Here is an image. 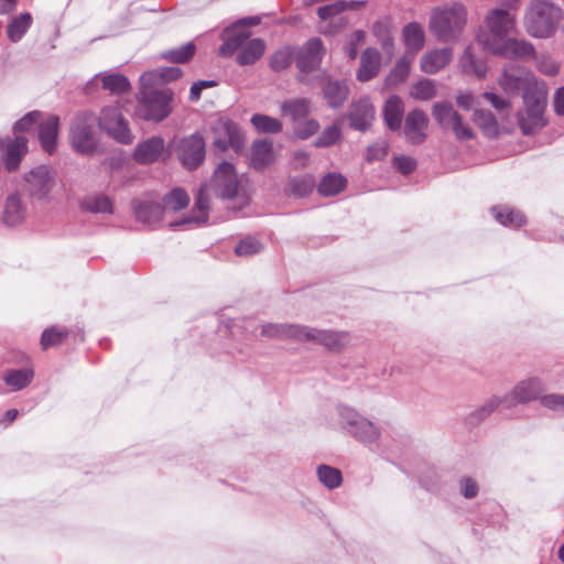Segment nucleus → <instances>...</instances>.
Segmentation results:
<instances>
[{
  "instance_id": "2f4dec72",
  "label": "nucleus",
  "mask_w": 564,
  "mask_h": 564,
  "mask_svg": "<svg viewBox=\"0 0 564 564\" xmlns=\"http://www.w3.org/2000/svg\"><path fill=\"white\" fill-rule=\"evenodd\" d=\"M403 102L398 96H391L386 101L383 108V118L390 130H399L403 116Z\"/></svg>"
},
{
  "instance_id": "f704fd0d",
  "label": "nucleus",
  "mask_w": 564,
  "mask_h": 564,
  "mask_svg": "<svg viewBox=\"0 0 564 564\" xmlns=\"http://www.w3.org/2000/svg\"><path fill=\"white\" fill-rule=\"evenodd\" d=\"M413 58L414 57H412L410 54H404L398 59L394 67L386 77L387 87L397 86L408 78Z\"/></svg>"
},
{
  "instance_id": "6e6d98bb",
  "label": "nucleus",
  "mask_w": 564,
  "mask_h": 564,
  "mask_svg": "<svg viewBox=\"0 0 564 564\" xmlns=\"http://www.w3.org/2000/svg\"><path fill=\"white\" fill-rule=\"evenodd\" d=\"M340 139V129L337 124L326 128L315 140L317 148H325L335 144Z\"/></svg>"
},
{
  "instance_id": "e433bc0d",
  "label": "nucleus",
  "mask_w": 564,
  "mask_h": 564,
  "mask_svg": "<svg viewBox=\"0 0 564 564\" xmlns=\"http://www.w3.org/2000/svg\"><path fill=\"white\" fill-rule=\"evenodd\" d=\"M492 214L497 221L503 226L521 227L525 223V217L519 212L510 207H494Z\"/></svg>"
},
{
  "instance_id": "bf43d9fd",
  "label": "nucleus",
  "mask_w": 564,
  "mask_h": 564,
  "mask_svg": "<svg viewBox=\"0 0 564 564\" xmlns=\"http://www.w3.org/2000/svg\"><path fill=\"white\" fill-rule=\"evenodd\" d=\"M499 84L506 93L512 95L521 88L523 80L522 78L506 72L500 78Z\"/></svg>"
},
{
  "instance_id": "9d476101",
  "label": "nucleus",
  "mask_w": 564,
  "mask_h": 564,
  "mask_svg": "<svg viewBox=\"0 0 564 564\" xmlns=\"http://www.w3.org/2000/svg\"><path fill=\"white\" fill-rule=\"evenodd\" d=\"M177 158L187 170L198 167L205 159V141L199 133L182 138L176 145Z\"/></svg>"
},
{
  "instance_id": "473e14b6",
  "label": "nucleus",
  "mask_w": 564,
  "mask_h": 564,
  "mask_svg": "<svg viewBox=\"0 0 564 564\" xmlns=\"http://www.w3.org/2000/svg\"><path fill=\"white\" fill-rule=\"evenodd\" d=\"M402 36L408 48L405 54L414 57L424 45V31L417 23H409L403 28Z\"/></svg>"
},
{
  "instance_id": "864d4df0",
  "label": "nucleus",
  "mask_w": 564,
  "mask_h": 564,
  "mask_svg": "<svg viewBox=\"0 0 564 564\" xmlns=\"http://www.w3.org/2000/svg\"><path fill=\"white\" fill-rule=\"evenodd\" d=\"M263 250V245L253 237H246L241 239L235 247V253L238 257H250Z\"/></svg>"
},
{
  "instance_id": "6e6552de",
  "label": "nucleus",
  "mask_w": 564,
  "mask_h": 564,
  "mask_svg": "<svg viewBox=\"0 0 564 564\" xmlns=\"http://www.w3.org/2000/svg\"><path fill=\"white\" fill-rule=\"evenodd\" d=\"M98 122L99 127L116 141L123 144L132 142L133 135L129 122L117 106L102 108Z\"/></svg>"
},
{
  "instance_id": "f257e3e1",
  "label": "nucleus",
  "mask_w": 564,
  "mask_h": 564,
  "mask_svg": "<svg viewBox=\"0 0 564 564\" xmlns=\"http://www.w3.org/2000/svg\"><path fill=\"white\" fill-rule=\"evenodd\" d=\"M238 175L232 164L223 162L216 169L209 185H203L196 198L197 216L184 218L176 225L195 224L202 225L207 221V210L209 207V191L221 198H231L238 192Z\"/></svg>"
},
{
  "instance_id": "c03bdc74",
  "label": "nucleus",
  "mask_w": 564,
  "mask_h": 564,
  "mask_svg": "<svg viewBox=\"0 0 564 564\" xmlns=\"http://www.w3.org/2000/svg\"><path fill=\"white\" fill-rule=\"evenodd\" d=\"M163 213L165 210H181L189 203L187 193L182 188H174L164 197Z\"/></svg>"
},
{
  "instance_id": "0eeeda50",
  "label": "nucleus",
  "mask_w": 564,
  "mask_h": 564,
  "mask_svg": "<svg viewBox=\"0 0 564 564\" xmlns=\"http://www.w3.org/2000/svg\"><path fill=\"white\" fill-rule=\"evenodd\" d=\"M435 121L444 129H451L460 141L474 138L473 129L463 120V117L449 102H436L432 109Z\"/></svg>"
},
{
  "instance_id": "a18cd8bd",
  "label": "nucleus",
  "mask_w": 564,
  "mask_h": 564,
  "mask_svg": "<svg viewBox=\"0 0 564 564\" xmlns=\"http://www.w3.org/2000/svg\"><path fill=\"white\" fill-rule=\"evenodd\" d=\"M460 64L465 72L475 74L478 77H484L487 72L486 64L474 56L471 47L465 50L460 57Z\"/></svg>"
},
{
  "instance_id": "774afa93",
  "label": "nucleus",
  "mask_w": 564,
  "mask_h": 564,
  "mask_svg": "<svg viewBox=\"0 0 564 564\" xmlns=\"http://www.w3.org/2000/svg\"><path fill=\"white\" fill-rule=\"evenodd\" d=\"M394 164L402 174H410L416 166L415 161L410 156L395 158Z\"/></svg>"
},
{
  "instance_id": "ddd939ff",
  "label": "nucleus",
  "mask_w": 564,
  "mask_h": 564,
  "mask_svg": "<svg viewBox=\"0 0 564 564\" xmlns=\"http://www.w3.org/2000/svg\"><path fill=\"white\" fill-rule=\"evenodd\" d=\"M302 341H312L324 345L330 350H338L350 341L346 332H332L303 326Z\"/></svg>"
},
{
  "instance_id": "4d7b16f0",
  "label": "nucleus",
  "mask_w": 564,
  "mask_h": 564,
  "mask_svg": "<svg viewBox=\"0 0 564 564\" xmlns=\"http://www.w3.org/2000/svg\"><path fill=\"white\" fill-rule=\"evenodd\" d=\"M500 404L506 405L505 397H491L487 402L476 410L474 413H471V420L473 421H481L485 417H487L489 414H491Z\"/></svg>"
},
{
  "instance_id": "4be33fe9",
  "label": "nucleus",
  "mask_w": 564,
  "mask_h": 564,
  "mask_svg": "<svg viewBox=\"0 0 564 564\" xmlns=\"http://www.w3.org/2000/svg\"><path fill=\"white\" fill-rule=\"evenodd\" d=\"M163 151L164 140L161 137H152L138 144L133 158L140 164H149L158 161Z\"/></svg>"
},
{
  "instance_id": "69168bd1",
  "label": "nucleus",
  "mask_w": 564,
  "mask_h": 564,
  "mask_svg": "<svg viewBox=\"0 0 564 564\" xmlns=\"http://www.w3.org/2000/svg\"><path fill=\"white\" fill-rule=\"evenodd\" d=\"M346 8H347L346 2L337 1L335 3L321 7L318 9L317 13H318V17L322 20H326V19H329V18H332V17H334L336 14H339L340 12L345 11Z\"/></svg>"
},
{
  "instance_id": "13d9d810",
  "label": "nucleus",
  "mask_w": 564,
  "mask_h": 564,
  "mask_svg": "<svg viewBox=\"0 0 564 564\" xmlns=\"http://www.w3.org/2000/svg\"><path fill=\"white\" fill-rule=\"evenodd\" d=\"M318 129H319V124L314 119L305 118V119L294 123V133L300 139H303V140H305V139L310 138L311 135H313L314 133H316Z\"/></svg>"
},
{
  "instance_id": "aec40b11",
  "label": "nucleus",
  "mask_w": 564,
  "mask_h": 564,
  "mask_svg": "<svg viewBox=\"0 0 564 564\" xmlns=\"http://www.w3.org/2000/svg\"><path fill=\"white\" fill-rule=\"evenodd\" d=\"M375 119V108L368 97L351 104L349 110L350 127L355 130L366 131Z\"/></svg>"
},
{
  "instance_id": "603ef678",
  "label": "nucleus",
  "mask_w": 564,
  "mask_h": 564,
  "mask_svg": "<svg viewBox=\"0 0 564 564\" xmlns=\"http://www.w3.org/2000/svg\"><path fill=\"white\" fill-rule=\"evenodd\" d=\"M68 332L63 327H51L43 332L41 337V345L44 349L56 346L64 341L67 337Z\"/></svg>"
},
{
  "instance_id": "4c0bfd02",
  "label": "nucleus",
  "mask_w": 564,
  "mask_h": 564,
  "mask_svg": "<svg viewBox=\"0 0 564 564\" xmlns=\"http://www.w3.org/2000/svg\"><path fill=\"white\" fill-rule=\"evenodd\" d=\"M102 88L111 91L112 94H122L130 89L128 78L119 73L99 74Z\"/></svg>"
},
{
  "instance_id": "052dcab7",
  "label": "nucleus",
  "mask_w": 564,
  "mask_h": 564,
  "mask_svg": "<svg viewBox=\"0 0 564 564\" xmlns=\"http://www.w3.org/2000/svg\"><path fill=\"white\" fill-rule=\"evenodd\" d=\"M42 118V113L37 110L26 113L14 124V131L25 132L29 131L39 120Z\"/></svg>"
},
{
  "instance_id": "f8f14e48",
  "label": "nucleus",
  "mask_w": 564,
  "mask_h": 564,
  "mask_svg": "<svg viewBox=\"0 0 564 564\" xmlns=\"http://www.w3.org/2000/svg\"><path fill=\"white\" fill-rule=\"evenodd\" d=\"M482 47L494 54L507 57H527L533 54V46L516 39H508L503 42H491L488 36L480 37Z\"/></svg>"
},
{
  "instance_id": "b1692460",
  "label": "nucleus",
  "mask_w": 564,
  "mask_h": 564,
  "mask_svg": "<svg viewBox=\"0 0 564 564\" xmlns=\"http://www.w3.org/2000/svg\"><path fill=\"white\" fill-rule=\"evenodd\" d=\"M59 128V118L57 116H50L39 127V141L42 149L52 154L56 149V140Z\"/></svg>"
},
{
  "instance_id": "680f3d73",
  "label": "nucleus",
  "mask_w": 564,
  "mask_h": 564,
  "mask_svg": "<svg viewBox=\"0 0 564 564\" xmlns=\"http://www.w3.org/2000/svg\"><path fill=\"white\" fill-rule=\"evenodd\" d=\"M481 96L475 97L471 93H462L456 97L457 105L465 110H474L481 105Z\"/></svg>"
},
{
  "instance_id": "e2e57ef3",
  "label": "nucleus",
  "mask_w": 564,
  "mask_h": 564,
  "mask_svg": "<svg viewBox=\"0 0 564 564\" xmlns=\"http://www.w3.org/2000/svg\"><path fill=\"white\" fill-rule=\"evenodd\" d=\"M388 143L384 141L370 145L367 150L366 159L368 162L380 161L388 154Z\"/></svg>"
},
{
  "instance_id": "a211bd4d",
  "label": "nucleus",
  "mask_w": 564,
  "mask_h": 564,
  "mask_svg": "<svg viewBox=\"0 0 564 564\" xmlns=\"http://www.w3.org/2000/svg\"><path fill=\"white\" fill-rule=\"evenodd\" d=\"M429 118L420 109L410 111L404 120V135L413 144H420L426 139Z\"/></svg>"
},
{
  "instance_id": "338daca9",
  "label": "nucleus",
  "mask_w": 564,
  "mask_h": 564,
  "mask_svg": "<svg viewBox=\"0 0 564 564\" xmlns=\"http://www.w3.org/2000/svg\"><path fill=\"white\" fill-rule=\"evenodd\" d=\"M140 83L144 89L154 85L162 84V78L160 76L159 68L143 73L140 76Z\"/></svg>"
},
{
  "instance_id": "c85d7f7f",
  "label": "nucleus",
  "mask_w": 564,
  "mask_h": 564,
  "mask_svg": "<svg viewBox=\"0 0 564 564\" xmlns=\"http://www.w3.org/2000/svg\"><path fill=\"white\" fill-rule=\"evenodd\" d=\"M133 208L137 219L150 226L158 224L164 214L160 204L148 200L134 203Z\"/></svg>"
},
{
  "instance_id": "f03ea898",
  "label": "nucleus",
  "mask_w": 564,
  "mask_h": 564,
  "mask_svg": "<svg viewBox=\"0 0 564 564\" xmlns=\"http://www.w3.org/2000/svg\"><path fill=\"white\" fill-rule=\"evenodd\" d=\"M562 18V11L549 0H532L527 14L525 28L534 37H547Z\"/></svg>"
},
{
  "instance_id": "39448f33",
  "label": "nucleus",
  "mask_w": 564,
  "mask_h": 564,
  "mask_svg": "<svg viewBox=\"0 0 564 564\" xmlns=\"http://www.w3.org/2000/svg\"><path fill=\"white\" fill-rule=\"evenodd\" d=\"M173 93L170 89L142 90L137 115L145 120L162 121L171 112Z\"/></svg>"
},
{
  "instance_id": "3c124183",
  "label": "nucleus",
  "mask_w": 564,
  "mask_h": 564,
  "mask_svg": "<svg viewBox=\"0 0 564 564\" xmlns=\"http://www.w3.org/2000/svg\"><path fill=\"white\" fill-rule=\"evenodd\" d=\"M436 95V87L433 80L422 79L413 85L411 96L419 100H430Z\"/></svg>"
},
{
  "instance_id": "58836bf2",
  "label": "nucleus",
  "mask_w": 564,
  "mask_h": 564,
  "mask_svg": "<svg viewBox=\"0 0 564 564\" xmlns=\"http://www.w3.org/2000/svg\"><path fill=\"white\" fill-rule=\"evenodd\" d=\"M33 376L34 373L31 369L10 370L6 373L3 380L11 390L18 391L25 388L33 379Z\"/></svg>"
},
{
  "instance_id": "ea45409f",
  "label": "nucleus",
  "mask_w": 564,
  "mask_h": 564,
  "mask_svg": "<svg viewBox=\"0 0 564 564\" xmlns=\"http://www.w3.org/2000/svg\"><path fill=\"white\" fill-rule=\"evenodd\" d=\"M544 112L525 110L519 118V124L524 134H532L545 126Z\"/></svg>"
},
{
  "instance_id": "5fc2aeb1",
  "label": "nucleus",
  "mask_w": 564,
  "mask_h": 564,
  "mask_svg": "<svg viewBox=\"0 0 564 564\" xmlns=\"http://www.w3.org/2000/svg\"><path fill=\"white\" fill-rule=\"evenodd\" d=\"M293 61V53L289 47H283L272 54L270 65L272 69L280 72L288 68Z\"/></svg>"
},
{
  "instance_id": "412c9836",
  "label": "nucleus",
  "mask_w": 564,
  "mask_h": 564,
  "mask_svg": "<svg viewBox=\"0 0 564 564\" xmlns=\"http://www.w3.org/2000/svg\"><path fill=\"white\" fill-rule=\"evenodd\" d=\"M26 205L19 193L8 195L3 206L2 220L9 227L21 225L26 218Z\"/></svg>"
},
{
  "instance_id": "20e7f679",
  "label": "nucleus",
  "mask_w": 564,
  "mask_h": 564,
  "mask_svg": "<svg viewBox=\"0 0 564 564\" xmlns=\"http://www.w3.org/2000/svg\"><path fill=\"white\" fill-rule=\"evenodd\" d=\"M97 118L91 111H80L75 115L69 129V141L73 149L79 153H91L98 143L95 129Z\"/></svg>"
},
{
  "instance_id": "0e129e2a",
  "label": "nucleus",
  "mask_w": 564,
  "mask_h": 564,
  "mask_svg": "<svg viewBox=\"0 0 564 564\" xmlns=\"http://www.w3.org/2000/svg\"><path fill=\"white\" fill-rule=\"evenodd\" d=\"M541 403L555 412L564 413V395L563 394H547L541 398Z\"/></svg>"
},
{
  "instance_id": "423d86ee",
  "label": "nucleus",
  "mask_w": 564,
  "mask_h": 564,
  "mask_svg": "<svg viewBox=\"0 0 564 564\" xmlns=\"http://www.w3.org/2000/svg\"><path fill=\"white\" fill-rule=\"evenodd\" d=\"M467 13L462 4L435 13L432 17L431 26L443 41L457 36L466 24Z\"/></svg>"
},
{
  "instance_id": "2eb2a0df",
  "label": "nucleus",
  "mask_w": 564,
  "mask_h": 564,
  "mask_svg": "<svg viewBox=\"0 0 564 564\" xmlns=\"http://www.w3.org/2000/svg\"><path fill=\"white\" fill-rule=\"evenodd\" d=\"M488 32L478 35L480 43L481 36H488L491 42H503L513 26V18L505 10H495L487 18Z\"/></svg>"
},
{
  "instance_id": "c9c22d12",
  "label": "nucleus",
  "mask_w": 564,
  "mask_h": 564,
  "mask_svg": "<svg viewBox=\"0 0 564 564\" xmlns=\"http://www.w3.org/2000/svg\"><path fill=\"white\" fill-rule=\"evenodd\" d=\"M347 184L346 178L337 173H329L318 184V193L323 196H335L340 193Z\"/></svg>"
},
{
  "instance_id": "37998d69",
  "label": "nucleus",
  "mask_w": 564,
  "mask_h": 564,
  "mask_svg": "<svg viewBox=\"0 0 564 564\" xmlns=\"http://www.w3.org/2000/svg\"><path fill=\"white\" fill-rule=\"evenodd\" d=\"M474 121L486 135L492 137L497 134L498 126L491 112L476 108L474 111Z\"/></svg>"
},
{
  "instance_id": "49530a36",
  "label": "nucleus",
  "mask_w": 564,
  "mask_h": 564,
  "mask_svg": "<svg viewBox=\"0 0 564 564\" xmlns=\"http://www.w3.org/2000/svg\"><path fill=\"white\" fill-rule=\"evenodd\" d=\"M314 185V178L310 175L292 177L288 183V191L296 197H303L312 192Z\"/></svg>"
},
{
  "instance_id": "1a4fd4ad",
  "label": "nucleus",
  "mask_w": 564,
  "mask_h": 564,
  "mask_svg": "<svg viewBox=\"0 0 564 564\" xmlns=\"http://www.w3.org/2000/svg\"><path fill=\"white\" fill-rule=\"evenodd\" d=\"M25 189L36 199H46L56 185L55 172L47 165H39L24 176Z\"/></svg>"
},
{
  "instance_id": "bb28decb",
  "label": "nucleus",
  "mask_w": 564,
  "mask_h": 564,
  "mask_svg": "<svg viewBox=\"0 0 564 564\" xmlns=\"http://www.w3.org/2000/svg\"><path fill=\"white\" fill-rule=\"evenodd\" d=\"M302 325L294 324H265L262 326L261 334L267 337L279 339H295L302 341Z\"/></svg>"
},
{
  "instance_id": "79ce46f5",
  "label": "nucleus",
  "mask_w": 564,
  "mask_h": 564,
  "mask_svg": "<svg viewBox=\"0 0 564 564\" xmlns=\"http://www.w3.org/2000/svg\"><path fill=\"white\" fill-rule=\"evenodd\" d=\"M195 51V45L192 42H188L177 48L163 52L161 57L172 63H185L194 56Z\"/></svg>"
},
{
  "instance_id": "dca6fc26",
  "label": "nucleus",
  "mask_w": 564,
  "mask_h": 564,
  "mask_svg": "<svg viewBox=\"0 0 564 564\" xmlns=\"http://www.w3.org/2000/svg\"><path fill=\"white\" fill-rule=\"evenodd\" d=\"M325 50L319 39H311L299 51L296 55V66L301 73H310L319 67Z\"/></svg>"
},
{
  "instance_id": "9b49d317",
  "label": "nucleus",
  "mask_w": 564,
  "mask_h": 564,
  "mask_svg": "<svg viewBox=\"0 0 564 564\" xmlns=\"http://www.w3.org/2000/svg\"><path fill=\"white\" fill-rule=\"evenodd\" d=\"M213 137L214 145L221 151L232 149L238 152L243 147L241 131L235 123L228 120H218L215 122Z\"/></svg>"
},
{
  "instance_id": "cd10ccee",
  "label": "nucleus",
  "mask_w": 564,
  "mask_h": 564,
  "mask_svg": "<svg viewBox=\"0 0 564 564\" xmlns=\"http://www.w3.org/2000/svg\"><path fill=\"white\" fill-rule=\"evenodd\" d=\"M323 95L329 107L338 108L348 98L349 88L345 82L329 79L323 88Z\"/></svg>"
},
{
  "instance_id": "7c9ffc66",
  "label": "nucleus",
  "mask_w": 564,
  "mask_h": 564,
  "mask_svg": "<svg viewBox=\"0 0 564 564\" xmlns=\"http://www.w3.org/2000/svg\"><path fill=\"white\" fill-rule=\"evenodd\" d=\"M265 51V43L261 39H251L245 46L238 51L236 61L239 65H252L254 64Z\"/></svg>"
},
{
  "instance_id": "de8ad7c7",
  "label": "nucleus",
  "mask_w": 564,
  "mask_h": 564,
  "mask_svg": "<svg viewBox=\"0 0 564 564\" xmlns=\"http://www.w3.org/2000/svg\"><path fill=\"white\" fill-rule=\"evenodd\" d=\"M83 208L91 213H112V203L105 195L88 196L83 202Z\"/></svg>"
},
{
  "instance_id": "4468645a",
  "label": "nucleus",
  "mask_w": 564,
  "mask_h": 564,
  "mask_svg": "<svg viewBox=\"0 0 564 564\" xmlns=\"http://www.w3.org/2000/svg\"><path fill=\"white\" fill-rule=\"evenodd\" d=\"M543 391V384L538 378L520 381L505 395L506 406L511 408L518 403H528L535 400Z\"/></svg>"
},
{
  "instance_id": "72a5a7b5",
  "label": "nucleus",
  "mask_w": 564,
  "mask_h": 564,
  "mask_svg": "<svg viewBox=\"0 0 564 564\" xmlns=\"http://www.w3.org/2000/svg\"><path fill=\"white\" fill-rule=\"evenodd\" d=\"M310 106L311 102L306 98L286 100L281 105V115L296 123L308 116Z\"/></svg>"
},
{
  "instance_id": "a19ab883",
  "label": "nucleus",
  "mask_w": 564,
  "mask_h": 564,
  "mask_svg": "<svg viewBox=\"0 0 564 564\" xmlns=\"http://www.w3.org/2000/svg\"><path fill=\"white\" fill-rule=\"evenodd\" d=\"M31 23L32 17L30 13H22L19 17L12 19L8 25V37L12 42L20 41L31 26Z\"/></svg>"
},
{
  "instance_id": "5701e85b",
  "label": "nucleus",
  "mask_w": 564,
  "mask_h": 564,
  "mask_svg": "<svg viewBox=\"0 0 564 564\" xmlns=\"http://www.w3.org/2000/svg\"><path fill=\"white\" fill-rule=\"evenodd\" d=\"M380 65L381 54L376 48H366L360 56V67L357 72V79L362 83L372 79L378 75Z\"/></svg>"
},
{
  "instance_id": "09e8293b",
  "label": "nucleus",
  "mask_w": 564,
  "mask_h": 564,
  "mask_svg": "<svg viewBox=\"0 0 564 564\" xmlns=\"http://www.w3.org/2000/svg\"><path fill=\"white\" fill-rule=\"evenodd\" d=\"M317 476L319 481L329 489L339 487L343 480L340 470L327 465H321L317 468Z\"/></svg>"
},
{
  "instance_id": "8fccbe9b",
  "label": "nucleus",
  "mask_w": 564,
  "mask_h": 564,
  "mask_svg": "<svg viewBox=\"0 0 564 564\" xmlns=\"http://www.w3.org/2000/svg\"><path fill=\"white\" fill-rule=\"evenodd\" d=\"M251 122L258 131L263 133H276L282 129L280 120L265 115H253Z\"/></svg>"
},
{
  "instance_id": "a878e982",
  "label": "nucleus",
  "mask_w": 564,
  "mask_h": 564,
  "mask_svg": "<svg viewBox=\"0 0 564 564\" xmlns=\"http://www.w3.org/2000/svg\"><path fill=\"white\" fill-rule=\"evenodd\" d=\"M272 142L268 140L254 141L251 147L250 162L257 170L267 167L274 161Z\"/></svg>"
},
{
  "instance_id": "c756f323",
  "label": "nucleus",
  "mask_w": 564,
  "mask_h": 564,
  "mask_svg": "<svg viewBox=\"0 0 564 564\" xmlns=\"http://www.w3.org/2000/svg\"><path fill=\"white\" fill-rule=\"evenodd\" d=\"M525 110L544 112L546 101V88L543 84L534 83L528 86L523 93Z\"/></svg>"
},
{
  "instance_id": "6ab92c4d",
  "label": "nucleus",
  "mask_w": 564,
  "mask_h": 564,
  "mask_svg": "<svg viewBox=\"0 0 564 564\" xmlns=\"http://www.w3.org/2000/svg\"><path fill=\"white\" fill-rule=\"evenodd\" d=\"M26 143L28 140L21 135H17L13 140L0 141L2 160L8 172H13L18 169L22 156L26 153Z\"/></svg>"
},
{
  "instance_id": "f3484780",
  "label": "nucleus",
  "mask_w": 564,
  "mask_h": 564,
  "mask_svg": "<svg viewBox=\"0 0 564 564\" xmlns=\"http://www.w3.org/2000/svg\"><path fill=\"white\" fill-rule=\"evenodd\" d=\"M250 35L251 33L247 29L241 28L240 24L234 23L226 28L221 33L223 44L219 47V55L224 57L232 56L251 40Z\"/></svg>"
},
{
  "instance_id": "7ed1b4c3",
  "label": "nucleus",
  "mask_w": 564,
  "mask_h": 564,
  "mask_svg": "<svg viewBox=\"0 0 564 564\" xmlns=\"http://www.w3.org/2000/svg\"><path fill=\"white\" fill-rule=\"evenodd\" d=\"M338 416L341 429L364 444L376 443L381 436V432L375 423L349 406H338Z\"/></svg>"
},
{
  "instance_id": "393cba45",
  "label": "nucleus",
  "mask_w": 564,
  "mask_h": 564,
  "mask_svg": "<svg viewBox=\"0 0 564 564\" xmlns=\"http://www.w3.org/2000/svg\"><path fill=\"white\" fill-rule=\"evenodd\" d=\"M453 52L451 48L445 47L434 50L424 54L421 58V69L426 74H435L444 68L452 59Z\"/></svg>"
}]
</instances>
